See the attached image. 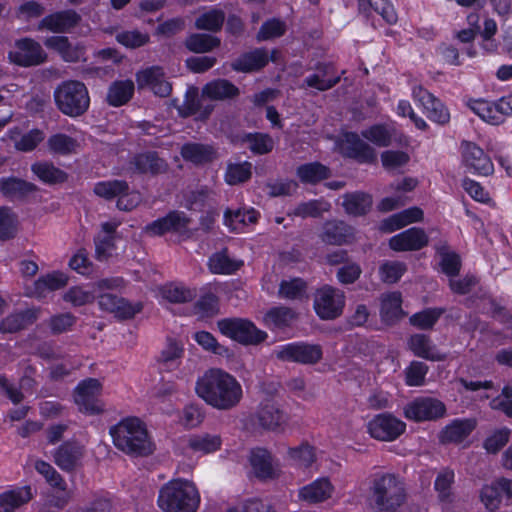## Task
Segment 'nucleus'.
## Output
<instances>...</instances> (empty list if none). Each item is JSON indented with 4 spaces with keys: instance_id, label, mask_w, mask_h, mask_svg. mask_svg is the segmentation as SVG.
<instances>
[{
    "instance_id": "1",
    "label": "nucleus",
    "mask_w": 512,
    "mask_h": 512,
    "mask_svg": "<svg viewBox=\"0 0 512 512\" xmlns=\"http://www.w3.org/2000/svg\"><path fill=\"white\" fill-rule=\"evenodd\" d=\"M195 390L208 405L218 410L234 408L243 397L240 382L233 375L218 368L207 370L197 380Z\"/></svg>"
},
{
    "instance_id": "2",
    "label": "nucleus",
    "mask_w": 512,
    "mask_h": 512,
    "mask_svg": "<svg viewBox=\"0 0 512 512\" xmlns=\"http://www.w3.org/2000/svg\"><path fill=\"white\" fill-rule=\"evenodd\" d=\"M114 445L130 455H148L153 445L144 423L135 417L126 418L110 429Z\"/></svg>"
},
{
    "instance_id": "3",
    "label": "nucleus",
    "mask_w": 512,
    "mask_h": 512,
    "mask_svg": "<svg viewBox=\"0 0 512 512\" xmlns=\"http://www.w3.org/2000/svg\"><path fill=\"white\" fill-rule=\"evenodd\" d=\"M370 491L374 512H397L406 501L405 483L395 474H376Z\"/></svg>"
},
{
    "instance_id": "4",
    "label": "nucleus",
    "mask_w": 512,
    "mask_h": 512,
    "mask_svg": "<svg viewBox=\"0 0 512 512\" xmlns=\"http://www.w3.org/2000/svg\"><path fill=\"white\" fill-rule=\"evenodd\" d=\"M157 502L162 512H196L200 494L193 482L175 479L160 489Z\"/></svg>"
},
{
    "instance_id": "5",
    "label": "nucleus",
    "mask_w": 512,
    "mask_h": 512,
    "mask_svg": "<svg viewBox=\"0 0 512 512\" xmlns=\"http://www.w3.org/2000/svg\"><path fill=\"white\" fill-rule=\"evenodd\" d=\"M54 99L58 109L70 117L84 114L90 105L87 87L76 80L62 82L54 91Z\"/></svg>"
},
{
    "instance_id": "6",
    "label": "nucleus",
    "mask_w": 512,
    "mask_h": 512,
    "mask_svg": "<svg viewBox=\"0 0 512 512\" xmlns=\"http://www.w3.org/2000/svg\"><path fill=\"white\" fill-rule=\"evenodd\" d=\"M238 88L227 80H215L206 84L202 90V99H187L181 112L184 115H194L198 119H205L212 112L213 106L204 104V98L223 100L238 95Z\"/></svg>"
},
{
    "instance_id": "7",
    "label": "nucleus",
    "mask_w": 512,
    "mask_h": 512,
    "mask_svg": "<svg viewBox=\"0 0 512 512\" xmlns=\"http://www.w3.org/2000/svg\"><path fill=\"white\" fill-rule=\"evenodd\" d=\"M94 193L107 200L117 198V207L123 211H130L141 202L139 192L131 190L125 181L117 179L96 183Z\"/></svg>"
},
{
    "instance_id": "8",
    "label": "nucleus",
    "mask_w": 512,
    "mask_h": 512,
    "mask_svg": "<svg viewBox=\"0 0 512 512\" xmlns=\"http://www.w3.org/2000/svg\"><path fill=\"white\" fill-rule=\"evenodd\" d=\"M34 468L55 490V493L47 495L45 502L47 509H62L67 504L70 497L65 480L52 465L43 460H36L34 462Z\"/></svg>"
},
{
    "instance_id": "9",
    "label": "nucleus",
    "mask_w": 512,
    "mask_h": 512,
    "mask_svg": "<svg viewBox=\"0 0 512 512\" xmlns=\"http://www.w3.org/2000/svg\"><path fill=\"white\" fill-rule=\"evenodd\" d=\"M220 332L243 344H258L267 338L266 332L244 319H224L218 322Z\"/></svg>"
},
{
    "instance_id": "10",
    "label": "nucleus",
    "mask_w": 512,
    "mask_h": 512,
    "mask_svg": "<svg viewBox=\"0 0 512 512\" xmlns=\"http://www.w3.org/2000/svg\"><path fill=\"white\" fill-rule=\"evenodd\" d=\"M274 354L282 361L313 365L322 359L323 351L318 344L294 342L277 347Z\"/></svg>"
},
{
    "instance_id": "11",
    "label": "nucleus",
    "mask_w": 512,
    "mask_h": 512,
    "mask_svg": "<svg viewBox=\"0 0 512 512\" xmlns=\"http://www.w3.org/2000/svg\"><path fill=\"white\" fill-rule=\"evenodd\" d=\"M102 384L99 380L89 378L80 382L75 388L74 401L81 412L99 414L104 411L105 404L100 399Z\"/></svg>"
},
{
    "instance_id": "12",
    "label": "nucleus",
    "mask_w": 512,
    "mask_h": 512,
    "mask_svg": "<svg viewBox=\"0 0 512 512\" xmlns=\"http://www.w3.org/2000/svg\"><path fill=\"white\" fill-rule=\"evenodd\" d=\"M403 414L415 422L434 421L445 416L446 406L433 397H418L405 405Z\"/></svg>"
},
{
    "instance_id": "13",
    "label": "nucleus",
    "mask_w": 512,
    "mask_h": 512,
    "mask_svg": "<svg viewBox=\"0 0 512 512\" xmlns=\"http://www.w3.org/2000/svg\"><path fill=\"white\" fill-rule=\"evenodd\" d=\"M405 430L406 424L390 413L378 414L367 424L369 435L379 441H394L401 436Z\"/></svg>"
},
{
    "instance_id": "14",
    "label": "nucleus",
    "mask_w": 512,
    "mask_h": 512,
    "mask_svg": "<svg viewBox=\"0 0 512 512\" xmlns=\"http://www.w3.org/2000/svg\"><path fill=\"white\" fill-rule=\"evenodd\" d=\"M46 53L41 45L31 38H23L15 41L8 52L11 63L21 67L40 65L46 60Z\"/></svg>"
},
{
    "instance_id": "15",
    "label": "nucleus",
    "mask_w": 512,
    "mask_h": 512,
    "mask_svg": "<svg viewBox=\"0 0 512 512\" xmlns=\"http://www.w3.org/2000/svg\"><path fill=\"white\" fill-rule=\"evenodd\" d=\"M135 80L139 90L148 89L159 97H168L172 91V85L163 67L158 65L139 69L135 74Z\"/></svg>"
},
{
    "instance_id": "16",
    "label": "nucleus",
    "mask_w": 512,
    "mask_h": 512,
    "mask_svg": "<svg viewBox=\"0 0 512 512\" xmlns=\"http://www.w3.org/2000/svg\"><path fill=\"white\" fill-rule=\"evenodd\" d=\"M344 304V293L331 286H324L315 294L314 309L322 319H334L341 315Z\"/></svg>"
},
{
    "instance_id": "17",
    "label": "nucleus",
    "mask_w": 512,
    "mask_h": 512,
    "mask_svg": "<svg viewBox=\"0 0 512 512\" xmlns=\"http://www.w3.org/2000/svg\"><path fill=\"white\" fill-rule=\"evenodd\" d=\"M469 107L485 122L497 125L503 122L506 116L512 115V96L496 102L473 100Z\"/></svg>"
},
{
    "instance_id": "18",
    "label": "nucleus",
    "mask_w": 512,
    "mask_h": 512,
    "mask_svg": "<svg viewBox=\"0 0 512 512\" xmlns=\"http://www.w3.org/2000/svg\"><path fill=\"white\" fill-rule=\"evenodd\" d=\"M413 100L423 108V112L433 122L446 124L449 122L450 114L444 104L433 94L420 85L412 88Z\"/></svg>"
},
{
    "instance_id": "19",
    "label": "nucleus",
    "mask_w": 512,
    "mask_h": 512,
    "mask_svg": "<svg viewBox=\"0 0 512 512\" xmlns=\"http://www.w3.org/2000/svg\"><path fill=\"white\" fill-rule=\"evenodd\" d=\"M461 148L462 161L468 171L482 176L493 173L494 165L480 147L471 142H463Z\"/></svg>"
},
{
    "instance_id": "20",
    "label": "nucleus",
    "mask_w": 512,
    "mask_h": 512,
    "mask_svg": "<svg viewBox=\"0 0 512 512\" xmlns=\"http://www.w3.org/2000/svg\"><path fill=\"white\" fill-rule=\"evenodd\" d=\"M338 149L344 156L354 158L361 163H371L376 159L375 149L355 133H345L338 142Z\"/></svg>"
},
{
    "instance_id": "21",
    "label": "nucleus",
    "mask_w": 512,
    "mask_h": 512,
    "mask_svg": "<svg viewBox=\"0 0 512 512\" xmlns=\"http://www.w3.org/2000/svg\"><path fill=\"white\" fill-rule=\"evenodd\" d=\"M190 223V218H188L184 212L173 211L167 216L147 225L146 231L152 235H162L167 232H175L184 235L189 234Z\"/></svg>"
},
{
    "instance_id": "22",
    "label": "nucleus",
    "mask_w": 512,
    "mask_h": 512,
    "mask_svg": "<svg viewBox=\"0 0 512 512\" xmlns=\"http://www.w3.org/2000/svg\"><path fill=\"white\" fill-rule=\"evenodd\" d=\"M98 305L101 310L114 314L118 318H131L142 310L140 302L130 303L111 293H100Z\"/></svg>"
},
{
    "instance_id": "23",
    "label": "nucleus",
    "mask_w": 512,
    "mask_h": 512,
    "mask_svg": "<svg viewBox=\"0 0 512 512\" xmlns=\"http://www.w3.org/2000/svg\"><path fill=\"white\" fill-rule=\"evenodd\" d=\"M428 244V236L421 228H409L394 235L389 240V246L397 252L420 250Z\"/></svg>"
},
{
    "instance_id": "24",
    "label": "nucleus",
    "mask_w": 512,
    "mask_h": 512,
    "mask_svg": "<svg viewBox=\"0 0 512 512\" xmlns=\"http://www.w3.org/2000/svg\"><path fill=\"white\" fill-rule=\"evenodd\" d=\"M258 424L267 430L284 432L289 417L272 402L262 403L257 411Z\"/></svg>"
},
{
    "instance_id": "25",
    "label": "nucleus",
    "mask_w": 512,
    "mask_h": 512,
    "mask_svg": "<svg viewBox=\"0 0 512 512\" xmlns=\"http://www.w3.org/2000/svg\"><path fill=\"white\" fill-rule=\"evenodd\" d=\"M185 453L207 455L220 450L222 445L221 436L213 433H198L189 436L184 441Z\"/></svg>"
},
{
    "instance_id": "26",
    "label": "nucleus",
    "mask_w": 512,
    "mask_h": 512,
    "mask_svg": "<svg viewBox=\"0 0 512 512\" xmlns=\"http://www.w3.org/2000/svg\"><path fill=\"white\" fill-rule=\"evenodd\" d=\"M119 226L116 221L105 222L101 225V231L95 238L96 258L100 261L107 260L115 251L114 233Z\"/></svg>"
},
{
    "instance_id": "27",
    "label": "nucleus",
    "mask_w": 512,
    "mask_h": 512,
    "mask_svg": "<svg viewBox=\"0 0 512 512\" xmlns=\"http://www.w3.org/2000/svg\"><path fill=\"white\" fill-rule=\"evenodd\" d=\"M321 238L328 244L346 245L355 240V231L342 221H328L324 225Z\"/></svg>"
},
{
    "instance_id": "28",
    "label": "nucleus",
    "mask_w": 512,
    "mask_h": 512,
    "mask_svg": "<svg viewBox=\"0 0 512 512\" xmlns=\"http://www.w3.org/2000/svg\"><path fill=\"white\" fill-rule=\"evenodd\" d=\"M83 455V446L77 443H65L55 450L53 459L60 469L72 471L80 464Z\"/></svg>"
},
{
    "instance_id": "29",
    "label": "nucleus",
    "mask_w": 512,
    "mask_h": 512,
    "mask_svg": "<svg viewBox=\"0 0 512 512\" xmlns=\"http://www.w3.org/2000/svg\"><path fill=\"white\" fill-rule=\"evenodd\" d=\"M334 486L328 478H318L299 490V498L308 503H319L332 497Z\"/></svg>"
},
{
    "instance_id": "30",
    "label": "nucleus",
    "mask_w": 512,
    "mask_h": 512,
    "mask_svg": "<svg viewBox=\"0 0 512 512\" xmlns=\"http://www.w3.org/2000/svg\"><path fill=\"white\" fill-rule=\"evenodd\" d=\"M254 474L261 479H271L277 475L278 469L271 454L263 448L251 450L249 458Z\"/></svg>"
},
{
    "instance_id": "31",
    "label": "nucleus",
    "mask_w": 512,
    "mask_h": 512,
    "mask_svg": "<svg viewBox=\"0 0 512 512\" xmlns=\"http://www.w3.org/2000/svg\"><path fill=\"white\" fill-rule=\"evenodd\" d=\"M259 213L253 209L226 210L224 213V225L232 232H244L245 229L258 221Z\"/></svg>"
},
{
    "instance_id": "32",
    "label": "nucleus",
    "mask_w": 512,
    "mask_h": 512,
    "mask_svg": "<svg viewBox=\"0 0 512 512\" xmlns=\"http://www.w3.org/2000/svg\"><path fill=\"white\" fill-rule=\"evenodd\" d=\"M473 419H456L449 423L440 433L442 443H460L475 429Z\"/></svg>"
},
{
    "instance_id": "33",
    "label": "nucleus",
    "mask_w": 512,
    "mask_h": 512,
    "mask_svg": "<svg viewBox=\"0 0 512 512\" xmlns=\"http://www.w3.org/2000/svg\"><path fill=\"white\" fill-rule=\"evenodd\" d=\"M422 219L423 211L418 207H411L384 219L380 224V229L390 233Z\"/></svg>"
},
{
    "instance_id": "34",
    "label": "nucleus",
    "mask_w": 512,
    "mask_h": 512,
    "mask_svg": "<svg viewBox=\"0 0 512 512\" xmlns=\"http://www.w3.org/2000/svg\"><path fill=\"white\" fill-rule=\"evenodd\" d=\"M339 80L340 77L333 73V66L330 64H323L317 68V71L314 74L305 78L303 86L316 89L318 91H325L336 85Z\"/></svg>"
},
{
    "instance_id": "35",
    "label": "nucleus",
    "mask_w": 512,
    "mask_h": 512,
    "mask_svg": "<svg viewBox=\"0 0 512 512\" xmlns=\"http://www.w3.org/2000/svg\"><path fill=\"white\" fill-rule=\"evenodd\" d=\"M46 47L57 51L67 62H77L84 58V48L80 45H71L67 37L52 36L45 40Z\"/></svg>"
},
{
    "instance_id": "36",
    "label": "nucleus",
    "mask_w": 512,
    "mask_h": 512,
    "mask_svg": "<svg viewBox=\"0 0 512 512\" xmlns=\"http://www.w3.org/2000/svg\"><path fill=\"white\" fill-rule=\"evenodd\" d=\"M10 140L19 151H31L44 139V133L39 129H33L26 134H21L18 128L7 131L2 140Z\"/></svg>"
},
{
    "instance_id": "37",
    "label": "nucleus",
    "mask_w": 512,
    "mask_h": 512,
    "mask_svg": "<svg viewBox=\"0 0 512 512\" xmlns=\"http://www.w3.org/2000/svg\"><path fill=\"white\" fill-rule=\"evenodd\" d=\"M68 282L65 274L54 272L39 278L33 286L32 290H28L26 294L37 298L45 297L48 293L64 287Z\"/></svg>"
},
{
    "instance_id": "38",
    "label": "nucleus",
    "mask_w": 512,
    "mask_h": 512,
    "mask_svg": "<svg viewBox=\"0 0 512 512\" xmlns=\"http://www.w3.org/2000/svg\"><path fill=\"white\" fill-rule=\"evenodd\" d=\"M402 298L399 292L385 293L381 297L380 314L384 322L391 324L403 317Z\"/></svg>"
},
{
    "instance_id": "39",
    "label": "nucleus",
    "mask_w": 512,
    "mask_h": 512,
    "mask_svg": "<svg viewBox=\"0 0 512 512\" xmlns=\"http://www.w3.org/2000/svg\"><path fill=\"white\" fill-rule=\"evenodd\" d=\"M80 20V16L73 10H67L49 15L42 19L40 28L62 32L74 27Z\"/></svg>"
},
{
    "instance_id": "40",
    "label": "nucleus",
    "mask_w": 512,
    "mask_h": 512,
    "mask_svg": "<svg viewBox=\"0 0 512 512\" xmlns=\"http://www.w3.org/2000/svg\"><path fill=\"white\" fill-rule=\"evenodd\" d=\"M32 498L29 486L8 490L0 494V512H13Z\"/></svg>"
},
{
    "instance_id": "41",
    "label": "nucleus",
    "mask_w": 512,
    "mask_h": 512,
    "mask_svg": "<svg viewBox=\"0 0 512 512\" xmlns=\"http://www.w3.org/2000/svg\"><path fill=\"white\" fill-rule=\"evenodd\" d=\"M208 266L214 274L229 275L239 270L243 266V261L230 257L224 249L211 255Z\"/></svg>"
},
{
    "instance_id": "42",
    "label": "nucleus",
    "mask_w": 512,
    "mask_h": 512,
    "mask_svg": "<svg viewBox=\"0 0 512 512\" xmlns=\"http://www.w3.org/2000/svg\"><path fill=\"white\" fill-rule=\"evenodd\" d=\"M135 84L132 80L114 81L107 92V102L114 107L126 104L134 95Z\"/></svg>"
},
{
    "instance_id": "43",
    "label": "nucleus",
    "mask_w": 512,
    "mask_h": 512,
    "mask_svg": "<svg viewBox=\"0 0 512 512\" xmlns=\"http://www.w3.org/2000/svg\"><path fill=\"white\" fill-rule=\"evenodd\" d=\"M409 347L412 352L421 358L431 361H442L445 355L439 352L434 345L431 344L429 338L424 334H415L409 340Z\"/></svg>"
},
{
    "instance_id": "44",
    "label": "nucleus",
    "mask_w": 512,
    "mask_h": 512,
    "mask_svg": "<svg viewBox=\"0 0 512 512\" xmlns=\"http://www.w3.org/2000/svg\"><path fill=\"white\" fill-rule=\"evenodd\" d=\"M38 318V311L27 309L7 316L0 323V331L5 333L17 332L32 324Z\"/></svg>"
},
{
    "instance_id": "45",
    "label": "nucleus",
    "mask_w": 512,
    "mask_h": 512,
    "mask_svg": "<svg viewBox=\"0 0 512 512\" xmlns=\"http://www.w3.org/2000/svg\"><path fill=\"white\" fill-rule=\"evenodd\" d=\"M342 206L349 215H364L372 207V198L362 192L349 193L343 196Z\"/></svg>"
},
{
    "instance_id": "46",
    "label": "nucleus",
    "mask_w": 512,
    "mask_h": 512,
    "mask_svg": "<svg viewBox=\"0 0 512 512\" xmlns=\"http://www.w3.org/2000/svg\"><path fill=\"white\" fill-rule=\"evenodd\" d=\"M47 144L49 150L55 154L70 155L79 150L80 139L77 136L57 133L49 137Z\"/></svg>"
},
{
    "instance_id": "47",
    "label": "nucleus",
    "mask_w": 512,
    "mask_h": 512,
    "mask_svg": "<svg viewBox=\"0 0 512 512\" xmlns=\"http://www.w3.org/2000/svg\"><path fill=\"white\" fill-rule=\"evenodd\" d=\"M183 353L184 347L181 342L168 339L158 357V362L167 370L173 369L179 365Z\"/></svg>"
},
{
    "instance_id": "48",
    "label": "nucleus",
    "mask_w": 512,
    "mask_h": 512,
    "mask_svg": "<svg viewBox=\"0 0 512 512\" xmlns=\"http://www.w3.org/2000/svg\"><path fill=\"white\" fill-rule=\"evenodd\" d=\"M268 62V55L264 50H255L253 52L244 54L235 62L232 67L237 71H253L265 66Z\"/></svg>"
},
{
    "instance_id": "49",
    "label": "nucleus",
    "mask_w": 512,
    "mask_h": 512,
    "mask_svg": "<svg viewBox=\"0 0 512 512\" xmlns=\"http://www.w3.org/2000/svg\"><path fill=\"white\" fill-rule=\"evenodd\" d=\"M182 157L196 164H201L212 160L214 150L211 146L200 143H188L181 149Z\"/></svg>"
},
{
    "instance_id": "50",
    "label": "nucleus",
    "mask_w": 512,
    "mask_h": 512,
    "mask_svg": "<svg viewBox=\"0 0 512 512\" xmlns=\"http://www.w3.org/2000/svg\"><path fill=\"white\" fill-rule=\"evenodd\" d=\"M395 135V129L388 125H373L362 131V136L379 147L389 146Z\"/></svg>"
},
{
    "instance_id": "51",
    "label": "nucleus",
    "mask_w": 512,
    "mask_h": 512,
    "mask_svg": "<svg viewBox=\"0 0 512 512\" xmlns=\"http://www.w3.org/2000/svg\"><path fill=\"white\" fill-rule=\"evenodd\" d=\"M162 299L171 303H184L195 298V292L180 284H167L159 289Z\"/></svg>"
},
{
    "instance_id": "52",
    "label": "nucleus",
    "mask_w": 512,
    "mask_h": 512,
    "mask_svg": "<svg viewBox=\"0 0 512 512\" xmlns=\"http://www.w3.org/2000/svg\"><path fill=\"white\" fill-rule=\"evenodd\" d=\"M35 190L32 183L17 179L7 178L0 181V191L7 197H23Z\"/></svg>"
},
{
    "instance_id": "53",
    "label": "nucleus",
    "mask_w": 512,
    "mask_h": 512,
    "mask_svg": "<svg viewBox=\"0 0 512 512\" xmlns=\"http://www.w3.org/2000/svg\"><path fill=\"white\" fill-rule=\"evenodd\" d=\"M63 299L74 307L91 304L95 300V289L94 287L88 289L84 286H73L65 292Z\"/></svg>"
},
{
    "instance_id": "54",
    "label": "nucleus",
    "mask_w": 512,
    "mask_h": 512,
    "mask_svg": "<svg viewBox=\"0 0 512 512\" xmlns=\"http://www.w3.org/2000/svg\"><path fill=\"white\" fill-rule=\"evenodd\" d=\"M242 141L254 154H266L272 151L274 141L268 134L250 133L243 136Z\"/></svg>"
},
{
    "instance_id": "55",
    "label": "nucleus",
    "mask_w": 512,
    "mask_h": 512,
    "mask_svg": "<svg viewBox=\"0 0 512 512\" xmlns=\"http://www.w3.org/2000/svg\"><path fill=\"white\" fill-rule=\"evenodd\" d=\"M288 459L296 466L307 468L311 466L315 459V450L307 443L288 450Z\"/></svg>"
},
{
    "instance_id": "56",
    "label": "nucleus",
    "mask_w": 512,
    "mask_h": 512,
    "mask_svg": "<svg viewBox=\"0 0 512 512\" xmlns=\"http://www.w3.org/2000/svg\"><path fill=\"white\" fill-rule=\"evenodd\" d=\"M220 45V40L207 34H192L186 39V47L196 53H205Z\"/></svg>"
},
{
    "instance_id": "57",
    "label": "nucleus",
    "mask_w": 512,
    "mask_h": 512,
    "mask_svg": "<svg viewBox=\"0 0 512 512\" xmlns=\"http://www.w3.org/2000/svg\"><path fill=\"white\" fill-rule=\"evenodd\" d=\"M225 19V14L220 9H210L201 14L195 21V26L200 30H219Z\"/></svg>"
},
{
    "instance_id": "58",
    "label": "nucleus",
    "mask_w": 512,
    "mask_h": 512,
    "mask_svg": "<svg viewBox=\"0 0 512 512\" xmlns=\"http://www.w3.org/2000/svg\"><path fill=\"white\" fill-rule=\"evenodd\" d=\"M33 173L45 183H58L66 179V174L50 163H36L32 166Z\"/></svg>"
},
{
    "instance_id": "59",
    "label": "nucleus",
    "mask_w": 512,
    "mask_h": 512,
    "mask_svg": "<svg viewBox=\"0 0 512 512\" xmlns=\"http://www.w3.org/2000/svg\"><path fill=\"white\" fill-rule=\"evenodd\" d=\"M297 175L303 182L316 183L327 178L329 170L326 166L320 163H309L300 166L297 170Z\"/></svg>"
},
{
    "instance_id": "60",
    "label": "nucleus",
    "mask_w": 512,
    "mask_h": 512,
    "mask_svg": "<svg viewBox=\"0 0 512 512\" xmlns=\"http://www.w3.org/2000/svg\"><path fill=\"white\" fill-rule=\"evenodd\" d=\"M134 165L138 172L141 173H158L165 168V163L154 153L140 154L135 157Z\"/></svg>"
},
{
    "instance_id": "61",
    "label": "nucleus",
    "mask_w": 512,
    "mask_h": 512,
    "mask_svg": "<svg viewBox=\"0 0 512 512\" xmlns=\"http://www.w3.org/2000/svg\"><path fill=\"white\" fill-rule=\"evenodd\" d=\"M294 319L295 313L286 307L273 308L265 315L266 324L273 328L288 326Z\"/></svg>"
},
{
    "instance_id": "62",
    "label": "nucleus",
    "mask_w": 512,
    "mask_h": 512,
    "mask_svg": "<svg viewBox=\"0 0 512 512\" xmlns=\"http://www.w3.org/2000/svg\"><path fill=\"white\" fill-rule=\"evenodd\" d=\"M407 266L401 261H385L379 267V275L385 283H396L406 272Z\"/></svg>"
},
{
    "instance_id": "63",
    "label": "nucleus",
    "mask_w": 512,
    "mask_h": 512,
    "mask_svg": "<svg viewBox=\"0 0 512 512\" xmlns=\"http://www.w3.org/2000/svg\"><path fill=\"white\" fill-rule=\"evenodd\" d=\"M454 477L455 474L452 470L445 469L438 474L435 480V489L442 502L449 503L452 501L451 486L454 482Z\"/></svg>"
},
{
    "instance_id": "64",
    "label": "nucleus",
    "mask_w": 512,
    "mask_h": 512,
    "mask_svg": "<svg viewBox=\"0 0 512 512\" xmlns=\"http://www.w3.org/2000/svg\"><path fill=\"white\" fill-rule=\"evenodd\" d=\"M252 165L249 162L230 164L227 167L225 181L229 185H236L247 181L251 176Z\"/></svg>"
}]
</instances>
